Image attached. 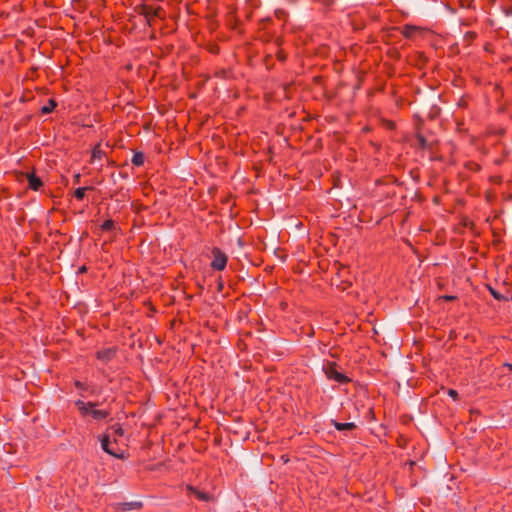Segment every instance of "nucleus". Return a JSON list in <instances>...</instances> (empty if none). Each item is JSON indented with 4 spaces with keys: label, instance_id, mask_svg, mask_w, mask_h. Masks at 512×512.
Returning a JSON list of instances; mask_svg holds the SVG:
<instances>
[{
    "label": "nucleus",
    "instance_id": "16",
    "mask_svg": "<svg viewBox=\"0 0 512 512\" xmlns=\"http://www.w3.org/2000/svg\"><path fill=\"white\" fill-rule=\"evenodd\" d=\"M97 415H98V419L106 417V413H104V412H102L100 410H98Z\"/></svg>",
    "mask_w": 512,
    "mask_h": 512
},
{
    "label": "nucleus",
    "instance_id": "8",
    "mask_svg": "<svg viewBox=\"0 0 512 512\" xmlns=\"http://www.w3.org/2000/svg\"><path fill=\"white\" fill-rule=\"evenodd\" d=\"M333 425L339 431H349L355 428V424L353 422L340 423L333 421Z\"/></svg>",
    "mask_w": 512,
    "mask_h": 512
},
{
    "label": "nucleus",
    "instance_id": "13",
    "mask_svg": "<svg viewBox=\"0 0 512 512\" xmlns=\"http://www.w3.org/2000/svg\"><path fill=\"white\" fill-rule=\"evenodd\" d=\"M144 154L141 152H137L132 157V163L136 166H140L144 163Z\"/></svg>",
    "mask_w": 512,
    "mask_h": 512
},
{
    "label": "nucleus",
    "instance_id": "11",
    "mask_svg": "<svg viewBox=\"0 0 512 512\" xmlns=\"http://www.w3.org/2000/svg\"><path fill=\"white\" fill-rule=\"evenodd\" d=\"M115 229V222L112 220H107L101 225L102 232H112Z\"/></svg>",
    "mask_w": 512,
    "mask_h": 512
},
{
    "label": "nucleus",
    "instance_id": "4",
    "mask_svg": "<svg viewBox=\"0 0 512 512\" xmlns=\"http://www.w3.org/2000/svg\"><path fill=\"white\" fill-rule=\"evenodd\" d=\"M401 33L408 39H414L416 36L423 33V29L414 25H405L403 28H401Z\"/></svg>",
    "mask_w": 512,
    "mask_h": 512
},
{
    "label": "nucleus",
    "instance_id": "9",
    "mask_svg": "<svg viewBox=\"0 0 512 512\" xmlns=\"http://www.w3.org/2000/svg\"><path fill=\"white\" fill-rule=\"evenodd\" d=\"M142 507V503L141 502H128V503H124L122 504V510L123 511H129V510H134V509H140Z\"/></svg>",
    "mask_w": 512,
    "mask_h": 512
},
{
    "label": "nucleus",
    "instance_id": "7",
    "mask_svg": "<svg viewBox=\"0 0 512 512\" xmlns=\"http://www.w3.org/2000/svg\"><path fill=\"white\" fill-rule=\"evenodd\" d=\"M147 21L150 22V20L153 18V17H162V11L160 8H153V7H143V12H142Z\"/></svg>",
    "mask_w": 512,
    "mask_h": 512
},
{
    "label": "nucleus",
    "instance_id": "14",
    "mask_svg": "<svg viewBox=\"0 0 512 512\" xmlns=\"http://www.w3.org/2000/svg\"><path fill=\"white\" fill-rule=\"evenodd\" d=\"M88 190H92V189L89 187H80V188L76 189V191L74 192L75 198L78 200H82L85 196L86 191H88Z\"/></svg>",
    "mask_w": 512,
    "mask_h": 512
},
{
    "label": "nucleus",
    "instance_id": "12",
    "mask_svg": "<svg viewBox=\"0 0 512 512\" xmlns=\"http://www.w3.org/2000/svg\"><path fill=\"white\" fill-rule=\"evenodd\" d=\"M56 105H57L56 102L53 99H50L48 104L44 105L41 108V112L43 114H48V113L52 112L55 109Z\"/></svg>",
    "mask_w": 512,
    "mask_h": 512
},
{
    "label": "nucleus",
    "instance_id": "18",
    "mask_svg": "<svg viewBox=\"0 0 512 512\" xmlns=\"http://www.w3.org/2000/svg\"><path fill=\"white\" fill-rule=\"evenodd\" d=\"M505 366L509 367L510 369H512V364H505Z\"/></svg>",
    "mask_w": 512,
    "mask_h": 512
},
{
    "label": "nucleus",
    "instance_id": "5",
    "mask_svg": "<svg viewBox=\"0 0 512 512\" xmlns=\"http://www.w3.org/2000/svg\"><path fill=\"white\" fill-rule=\"evenodd\" d=\"M327 377L338 383H346L349 381L348 377L341 372H338L335 367H329L326 370Z\"/></svg>",
    "mask_w": 512,
    "mask_h": 512
},
{
    "label": "nucleus",
    "instance_id": "3",
    "mask_svg": "<svg viewBox=\"0 0 512 512\" xmlns=\"http://www.w3.org/2000/svg\"><path fill=\"white\" fill-rule=\"evenodd\" d=\"M76 406L79 409L80 413L84 417H91L92 419H96V405L92 402H84L83 400L76 401Z\"/></svg>",
    "mask_w": 512,
    "mask_h": 512
},
{
    "label": "nucleus",
    "instance_id": "6",
    "mask_svg": "<svg viewBox=\"0 0 512 512\" xmlns=\"http://www.w3.org/2000/svg\"><path fill=\"white\" fill-rule=\"evenodd\" d=\"M27 181L29 188L37 191L43 185L42 180L34 173H27Z\"/></svg>",
    "mask_w": 512,
    "mask_h": 512
},
{
    "label": "nucleus",
    "instance_id": "15",
    "mask_svg": "<svg viewBox=\"0 0 512 512\" xmlns=\"http://www.w3.org/2000/svg\"><path fill=\"white\" fill-rule=\"evenodd\" d=\"M448 395H449L450 397H452L453 399H456V398H457L458 393H457V391H456V390L450 389V390L448 391Z\"/></svg>",
    "mask_w": 512,
    "mask_h": 512
},
{
    "label": "nucleus",
    "instance_id": "17",
    "mask_svg": "<svg viewBox=\"0 0 512 512\" xmlns=\"http://www.w3.org/2000/svg\"><path fill=\"white\" fill-rule=\"evenodd\" d=\"M96 157V146L91 149V158L94 159Z\"/></svg>",
    "mask_w": 512,
    "mask_h": 512
},
{
    "label": "nucleus",
    "instance_id": "10",
    "mask_svg": "<svg viewBox=\"0 0 512 512\" xmlns=\"http://www.w3.org/2000/svg\"><path fill=\"white\" fill-rule=\"evenodd\" d=\"M189 489L195 494V496L198 499H200L202 501L207 502V501H209L211 499V496L208 493H206V492H201V491H198L197 489H194V488H191V487Z\"/></svg>",
    "mask_w": 512,
    "mask_h": 512
},
{
    "label": "nucleus",
    "instance_id": "2",
    "mask_svg": "<svg viewBox=\"0 0 512 512\" xmlns=\"http://www.w3.org/2000/svg\"><path fill=\"white\" fill-rule=\"evenodd\" d=\"M212 254L213 260L211 262V267L218 271L224 270L227 264V256L219 248H214L212 250Z\"/></svg>",
    "mask_w": 512,
    "mask_h": 512
},
{
    "label": "nucleus",
    "instance_id": "1",
    "mask_svg": "<svg viewBox=\"0 0 512 512\" xmlns=\"http://www.w3.org/2000/svg\"><path fill=\"white\" fill-rule=\"evenodd\" d=\"M101 446L102 449L109 455L116 458L123 457V451L118 447L116 442L110 441L108 436L101 439Z\"/></svg>",
    "mask_w": 512,
    "mask_h": 512
}]
</instances>
